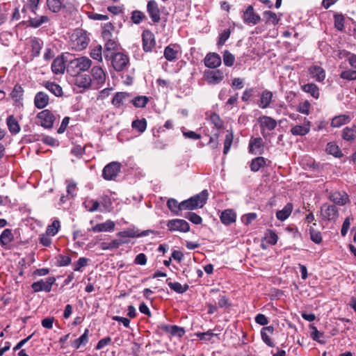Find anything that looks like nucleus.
<instances>
[{"mask_svg": "<svg viewBox=\"0 0 356 356\" xmlns=\"http://www.w3.org/2000/svg\"><path fill=\"white\" fill-rule=\"evenodd\" d=\"M91 65L92 61L88 57L76 58L70 61L67 66V72L71 76H77L87 71Z\"/></svg>", "mask_w": 356, "mask_h": 356, "instance_id": "nucleus-1", "label": "nucleus"}, {"mask_svg": "<svg viewBox=\"0 0 356 356\" xmlns=\"http://www.w3.org/2000/svg\"><path fill=\"white\" fill-rule=\"evenodd\" d=\"M209 193L207 190H203L200 193L181 202V207L184 210H194L202 208L208 199Z\"/></svg>", "mask_w": 356, "mask_h": 356, "instance_id": "nucleus-2", "label": "nucleus"}, {"mask_svg": "<svg viewBox=\"0 0 356 356\" xmlns=\"http://www.w3.org/2000/svg\"><path fill=\"white\" fill-rule=\"evenodd\" d=\"M88 42L87 33L83 29H76L70 35V46L75 50L84 49L88 46Z\"/></svg>", "mask_w": 356, "mask_h": 356, "instance_id": "nucleus-3", "label": "nucleus"}, {"mask_svg": "<svg viewBox=\"0 0 356 356\" xmlns=\"http://www.w3.org/2000/svg\"><path fill=\"white\" fill-rule=\"evenodd\" d=\"M259 123L261 127V133L264 138H266L269 133L277 127V121L271 117L264 115L259 118Z\"/></svg>", "mask_w": 356, "mask_h": 356, "instance_id": "nucleus-4", "label": "nucleus"}, {"mask_svg": "<svg viewBox=\"0 0 356 356\" xmlns=\"http://www.w3.org/2000/svg\"><path fill=\"white\" fill-rule=\"evenodd\" d=\"M120 169L121 164L119 162H111L104 168L102 177L106 180H113L118 175Z\"/></svg>", "mask_w": 356, "mask_h": 356, "instance_id": "nucleus-5", "label": "nucleus"}, {"mask_svg": "<svg viewBox=\"0 0 356 356\" xmlns=\"http://www.w3.org/2000/svg\"><path fill=\"white\" fill-rule=\"evenodd\" d=\"M167 227L170 232H188L190 230L189 224L182 219H172L167 222Z\"/></svg>", "mask_w": 356, "mask_h": 356, "instance_id": "nucleus-6", "label": "nucleus"}, {"mask_svg": "<svg viewBox=\"0 0 356 356\" xmlns=\"http://www.w3.org/2000/svg\"><path fill=\"white\" fill-rule=\"evenodd\" d=\"M56 279L54 277H49L45 280H40L33 282L31 284V288L34 292H40L44 291L45 292H50L53 284L55 282Z\"/></svg>", "mask_w": 356, "mask_h": 356, "instance_id": "nucleus-7", "label": "nucleus"}, {"mask_svg": "<svg viewBox=\"0 0 356 356\" xmlns=\"http://www.w3.org/2000/svg\"><path fill=\"white\" fill-rule=\"evenodd\" d=\"M40 124L44 129H51L56 118L53 113L48 109L43 110L37 115Z\"/></svg>", "mask_w": 356, "mask_h": 356, "instance_id": "nucleus-8", "label": "nucleus"}, {"mask_svg": "<svg viewBox=\"0 0 356 356\" xmlns=\"http://www.w3.org/2000/svg\"><path fill=\"white\" fill-rule=\"evenodd\" d=\"M129 60V57L126 54L118 52L112 56L111 63L115 70L120 72L127 67Z\"/></svg>", "mask_w": 356, "mask_h": 356, "instance_id": "nucleus-9", "label": "nucleus"}, {"mask_svg": "<svg viewBox=\"0 0 356 356\" xmlns=\"http://www.w3.org/2000/svg\"><path fill=\"white\" fill-rule=\"evenodd\" d=\"M204 78L209 84L217 85L223 80L224 74L220 70H207L204 72Z\"/></svg>", "mask_w": 356, "mask_h": 356, "instance_id": "nucleus-10", "label": "nucleus"}, {"mask_svg": "<svg viewBox=\"0 0 356 356\" xmlns=\"http://www.w3.org/2000/svg\"><path fill=\"white\" fill-rule=\"evenodd\" d=\"M244 23L248 25H256L261 21L260 15L254 12L252 5L247 7L242 16Z\"/></svg>", "mask_w": 356, "mask_h": 356, "instance_id": "nucleus-11", "label": "nucleus"}, {"mask_svg": "<svg viewBox=\"0 0 356 356\" xmlns=\"http://www.w3.org/2000/svg\"><path fill=\"white\" fill-rule=\"evenodd\" d=\"M147 12L154 23H159L161 20V10L157 2L150 0L147 4Z\"/></svg>", "mask_w": 356, "mask_h": 356, "instance_id": "nucleus-12", "label": "nucleus"}, {"mask_svg": "<svg viewBox=\"0 0 356 356\" xmlns=\"http://www.w3.org/2000/svg\"><path fill=\"white\" fill-rule=\"evenodd\" d=\"M92 82L97 88L100 87L106 81V73L99 66H94L91 70Z\"/></svg>", "mask_w": 356, "mask_h": 356, "instance_id": "nucleus-13", "label": "nucleus"}, {"mask_svg": "<svg viewBox=\"0 0 356 356\" xmlns=\"http://www.w3.org/2000/svg\"><path fill=\"white\" fill-rule=\"evenodd\" d=\"M181 54V47L177 44H170L167 46L163 52L165 58L170 61H175Z\"/></svg>", "mask_w": 356, "mask_h": 356, "instance_id": "nucleus-14", "label": "nucleus"}, {"mask_svg": "<svg viewBox=\"0 0 356 356\" xmlns=\"http://www.w3.org/2000/svg\"><path fill=\"white\" fill-rule=\"evenodd\" d=\"M321 213L323 218L327 220L335 221L339 216L338 209L334 205H323Z\"/></svg>", "mask_w": 356, "mask_h": 356, "instance_id": "nucleus-15", "label": "nucleus"}, {"mask_svg": "<svg viewBox=\"0 0 356 356\" xmlns=\"http://www.w3.org/2000/svg\"><path fill=\"white\" fill-rule=\"evenodd\" d=\"M329 198L334 203L340 206L345 205L349 201V197L348 194L343 191H337L330 193Z\"/></svg>", "mask_w": 356, "mask_h": 356, "instance_id": "nucleus-16", "label": "nucleus"}, {"mask_svg": "<svg viewBox=\"0 0 356 356\" xmlns=\"http://www.w3.org/2000/svg\"><path fill=\"white\" fill-rule=\"evenodd\" d=\"M264 146L261 138H252L249 143V152L252 154H261L264 152Z\"/></svg>", "mask_w": 356, "mask_h": 356, "instance_id": "nucleus-17", "label": "nucleus"}, {"mask_svg": "<svg viewBox=\"0 0 356 356\" xmlns=\"http://www.w3.org/2000/svg\"><path fill=\"white\" fill-rule=\"evenodd\" d=\"M308 72L316 81L322 82L325 79V72L321 66L313 65L308 68Z\"/></svg>", "mask_w": 356, "mask_h": 356, "instance_id": "nucleus-18", "label": "nucleus"}, {"mask_svg": "<svg viewBox=\"0 0 356 356\" xmlns=\"http://www.w3.org/2000/svg\"><path fill=\"white\" fill-rule=\"evenodd\" d=\"M220 56L216 53H209L204 58V65L209 68L215 69L221 65Z\"/></svg>", "mask_w": 356, "mask_h": 356, "instance_id": "nucleus-19", "label": "nucleus"}, {"mask_svg": "<svg viewBox=\"0 0 356 356\" xmlns=\"http://www.w3.org/2000/svg\"><path fill=\"white\" fill-rule=\"evenodd\" d=\"M143 46L145 51H150L155 45V40L153 34L149 31L143 33Z\"/></svg>", "mask_w": 356, "mask_h": 356, "instance_id": "nucleus-20", "label": "nucleus"}, {"mask_svg": "<svg viewBox=\"0 0 356 356\" xmlns=\"http://www.w3.org/2000/svg\"><path fill=\"white\" fill-rule=\"evenodd\" d=\"M67 66L63 56L56 58L51 64V70L56 74H63Z\"/></svg>", "mask_w": 356, "mask_h": 356, "instance_id": "nucleus-21", "label": "nucleus"}, {"mask_svg": "<svg viewBox=\"0 0 356 356\" xmlns=\"http://www.w3.org/2000/svg\"><path fill=\"white\" fill-rule=\"evenodd\" d=\"M273 97V94L272 92L268 90H263L260 95V99L258 102L259 107L261 108H266L269 107Z\"/></svg>", "mask_w": 356, "mask_h": 356, "instance_id": "nucleus-22", "label": "nucleus"}, {"mask_svg": "<svg viewBox=\"0 0 356 356\" xmlns=\"http://www.w3.org/2000/svg\"><path fill=\"white\" fill-rule=\"evenodd\" d=\"M311 128V122L309 121H306L302 125H296L291 129V133L293 136H305L307 135Z\"/></svg>", "mask_w": 356, "mask_h": 356, "instance_id": "nucleus-23", "label": "nucleus"}, {"mask_svg": "<svg viewBox=\"0 0 356 356\" xmlns=\"http://www.w3.org/2000/svg\"><path fill=\"white\" fill-rule=\"evenodd\" d=\"M49 96L44 92H38L34 98V105L38 109L44 108L49 104Z\"/></svg>", "mask_w": 356, "mask_h": 356, "instance_id": "nucleus-24", "label": "nucleus"}, {"mask_svg": "<svg viewBox=\"0 0 356 356\" xmlns=\"http://www.w3.org/2000/svg\"><path fill=\"white\" fill-rule=\"evenodd\" d=\"M115 223L111 220H108L104 222L99 223L92 227L94 232H112L114 230Z\"/></svg>", "mask_w": 356, "mask_h": 356, "instance_id": "nucleus-25", "label": "nucleus"}, {"mask_svg": "<svg viewBox=\"0 0 356 356\" xmlns=\"http://www.w3.org/2000/svg\"><path fill=\"white\" fill-rule=\"evenodd\" d=\"M14 240V235L10 229H4L0 235V245L3 248H7Z\"/></svg>", "mask_w": 356, "mask_h": 356, "instance_id": "nucleus-26", "label": "nucleus"}, {"mask_svg": "<svg viewBox=\"0 0 356 356\" xmlns=\"http://www.w3.org/2000/svg\"><path fill=\"white\" fill-rule=\"evenodd\" d=\"M75 76V85L79 88H87L92 83V79L88 75L79 74Z\"/></svg>", "mask_w": 356, "mask_h": 356, "instance_id": "nucleus-27", "label": "nucleus"}, {"mask_svg": "<svg viewBox=\"0 0 356 356\" xmlns=\"http://www.w3.org/2000/svg\"><path fill=\"white\" fill-rule=\"evenodd\" d=\"M220 218L223 224L228 225L236 221V213L232 209H226L221 213Z\"/></svg>", "mask_w": 356, "mask_h": 356, "instance_id": "nucleus-28", "label": "nucleus"}, {"mask_svg": "<svg viewBox=\"0 0 356 356\" xmlns=\"http://www.w3.org/2000/svg\"><path fill=\"white\" fill-rule=\"evenodd\" d=\"M301 89L314 98L318 99L320 95L319 88L315 83H309L304 84L301 86Z\"/></svg>", "mask_w": 356, "mask_h": 356, "instance_id": "nucleus-29", "label": "nucleus"}, {"mask_svg": "<svg viewBox=\"0 0 356 356\" xmlns=\"http://www.w3.org/2000/svg\"><path fill=\"white\" fill-rule=\"evenodd\" d=\"M44 86L52 94L56 97H61L63 95V89L60 85L51 81H46L44 83Z\"/></svg>", "mask_w": 356, "mask_h": 356, "instance_id": "nucleus-30", "label": "nucleus"}, {"mask_svg": "<svg viewBox=\"0 0 356 356\" xmlns=\"http://www.w3.org/2000/svg\"><path fill=\"white\" fill-rule=\"evenodd\" d=\"M351 118L348 115H340L332 118L331 126L332 127H339L350 122Z\"/></svg>", "mask_w": 356, "mask_h": 356, "instance_id": "nucleus-31", "label": "nucleus"}, {"mask_svg": "<svg viewBox=\"0 0 356 356\" xmlns=\"http://www.w3.org/2000/svg\"><path fill=\"white\" fill-rule=\"evenodd\" d=\"M88 333L89 330L86 329L80 337L72 341V347L74 349H79L81 346H85L88 342Z\"/></svg>", "mask_w": 356, "mask_h": 356, "instance_id": "nucleus-32", "label": "nucleus"}, {"mask_svg": "<svg viewBox=\"0 0 356 356\" xmlns=\"http://www.w3.org/2000/svg\"><path fill=\"white\" fill-rule=\"evenodd\" d=\"M342 138L347 141H353L356 139V125L351 127H345L342 131Z\"/></svg>", "mask_w": 356, "mask_h": 356, "instance_id": "nucleus-33", "label": "nucleus"}, {"mask_svg": "<svg viewBox=\"0 0 356 356\" xmlns=\"http://www.w3.org/2000/svg\"><path fill=\"white\" fill-rule=\"evenodd\" d=\"M263 17L265 19L266 24L277 25L280 20V17L277 16L275 13H273L270 10L264 11L263 13Z\"/></svg>", "mask_w": 356, "mask_h": 356, "instance_id": "nucleus-34", "label": "nucleus"}, {"mask_svg": "<svg viewBox=\"0 0 356 356\" xmlns=\"http://www.w3.org/2000/svg\"><path fill=\"white\" fill-rule=\"evenodd\" d=\"M293 210V205L291 203H288L285 207L276 213V217L281 221L285 220L291 213Z\"/></svg>", "mask_w": 356, "mask_h": 356, "instance_id": "nucleus-35", "label": "nucleus"}, {"mask_svg": "<svg viewBox=\"0 0 356 356\" xmlns=\"http://www.w3.org/2000/svg\"><path fill=\"white\" fill-rule=\"evenodd\" d=\"M123 243L120 239H114L111 242H102L99 243V248L102 250L116 249Z\"/></svg>", "mask_w": 356, "mask_h": 356, "instance_id": "nucleus-36", "label": "nucleus"}, {"mask_svg": "<svg viewBox=\"0 0 356 356\" xmlns=\"http://www.w3.org/2000/svg\"><path fill=\"white\" fill-rule=\"evenodd\" d=\"M47 6L53 13H58L64 7L63 0H47Z\"/></svg>", "mask_w": 356, "mask_h": 356, "instance_id": "nucleus-37", "label": "nucleus"}, {"mask_svg": "<svg viewBox=\"0 0 356 356\" xmlns=\"http://www.w3.org/2000/svg\"><path fill=\"white\" fill-rule=\"evenodd\" d=\"M43 42L38 38H33L31 40V56L37 57L40 53V50L42 47Z\"/></svg>", "mask_w": 356, "mask_h": 356, "instance_id": "nucleus-38", "label": "nucleus"}, {"mask_svg": "<svg viewBox=\"0 0 356 356\" xmlns=\"http://www.w3.org/2000/svg\"><path fill=\"white\" fill-rule=\"evenodd\" d=\"M266 160L265 158L259 156L252 160L250 163V170L252 172H257L259 169L266 165Z\"/></svg>", "mask_w": 356, "mask_h": 356, "instance_id": "nucleus-39", "label": "nucleus"}, {"mask_svg": "<svg viewBox=\"0 0 356 356\" xmlns=\"http://www.w3.org/2000/svg\"><path fill=\"white\" fill-rule=\"evenodd\" d=\"M7 125L8 127L9 131L12 134H16L20 131L19 123L13 115H10L7 118Z\"/></svg>", "mask_w": 356, "mask_h": 356, "instance_id": "nucleus-40", "label": "nucleus"}, {"mask_svg": "<svg viewBox=\"0 0 356 356\" xmlns=\"http://www.w3.org/2000/svg\"><path fill=\"white\" fill-rule=\"evenodd\" d=\"M168 209L175 214L179 215V211L184 209L181 207V202L179 203L175 199L170 198L167 202Z\"/></svg>", "mask_w": 356, "mask_h": 356, "instance_id": "nucleus-41", "label": "nucleus"}, {"mask_svg": "<svg viewBox=\"0 0 356 356\" xmlns=\"http://www.w3.org/2000/svg\"><path fill=\"white\" fill-rule=\"evenodd\" d=\"M129 97V95L126 92H118L113 97L112 99V104L115 107H120L124 104L126 98Z\"/></svg>", "mask_w": 356, "mask_h": 356, "instance_id": "nucleus-42", "label": "nucleus"}, {"mask_svg": "<svg viewBox=\"0 0 356 356\" xmlns=\"http://www.w3.org/2000/svg\"><path fill=\"white\" fill-rule=\"evenodd\" d=\"M170 279H168L166 280L167 283H168V286L173 291H176L177 293H184L185 291H187V289H188V286L187 284H185L184 286H182L180 283L179 282H170L169 281Z\"/></svg>", "mask_w": 356, "mask_h": 356, "instance_id": "nucleus-43", "label": "nucleus"}, {"mask_svg": "<svg viewBox=\"0 0 356 356\" xmlns=\"http://www.w3.org/2000/svg\"><path fill=\"white\" fill-rule=\"evenodd\" d=\"M115 30V26L111 22H107L102 26V37L104 39H108L113 37V33Z\"/></svg>", "mask_w": 356, "mask_h": 356, "instance_id": "nucleus-44", "label": "nucleus"}, {"mask_svg": "<svg viewBox=\"0 0 356 356\" xmlns=\"http://www.w3.org/2000/svg\"><path fill=\"white\" fill-rule=\"evenodd\" d=\"M234 135L232 130H227V134L225 136V140L224 142V149H223V154L225 155L227 154L232 146V142H233Z\"/></svg>", "mask_w": 356, "mask_h": 356, "instance_id": "nucleus-45", "label": "nucleus"}, {"mask_svg": "<svg viewBox=\"0 0 356 356\" xmlns=\"http://www.w3.org/2000/svg\"><path fill=\"white\" fill-rule=\"evenodd\" d=\"M131 127L139 133H143L147 129V121L145 118L134 120Z\"/></svg>", "mask_w": 356, "mask_h": 356, "instance_id": "nucleus-46", "label": "nucleus"}, {"mask_svg": "<svg viewBox=\"0 0 356 356\" xmlns=\"http://www.w3.org/2000/svg\"><path fill=\"white\" fill-rule=\"evenodd\" d=\"M49 21L48 17L42 15L40 17L30 18L29 20V26L38 28L44 23H47Z\"/></svg>", "mask_w": 356, "mask_h": 356, "instance_id": "nucleus-47", "label": "nucleus"}, {"mask_svg": "<svg viewBox=\"0 0 356 356\" xmlns=\"http://www.w3.org/2000/svg\"><path fill=\"white\" fill-rule=\"evenodd\" d=\"M24 90L20 85H15L12 90L10 95L11 97L15 101L18 102L22 99Z\"/></svg>", "mask_w": 356, "mask_h": 356, "instance_id": "nucleus-48", "label": "nucleus"}, {"mask_svg": "<svg viewBox=\"0 0 356 356\" xmlns=\"http://www.w3.org/2000/svg\"><path fill=\"white\" fill-rule=\"evenodd\" d=\"M326 151L328 154H332L335 157H340L342 156L341 152L339 147L333 143H327Z\"/></svg>", "mask_w": 356, "mask_h": 356, "instance_id": "nucleus-49", "label": "nucleus"}, {"mask_svg": "<svg viewBox=\"0 0 356 356\" xmlns=\"http://www.w3.org/2000/svg\"><path fill=\"white\" fill-rule=\"evenodd\" d=\"M311 104L308 100L300 102L297 106V111L304 115H308L310 113Z\"/></svg>", "mask_w": 356, "mask_h": 356, "instance_id": "nucleus-50", "label": "nucleus"}, {"mask_svg": "<svg viewBox=\"0 0 356 356\" xmlns=\"http://www.w3.org/2000/svg\"><path fill=\"white\" fill-rule=\"evenodd\" d=\"M60 222L58 220H55L53 222L49 225L46 229L47 235L55 236L60 229Z\"/></svg>", "mask_w": 356, "mask_h": 356, "instance_id": "nucleus-51", "label": "nucleus"}, {"mask_svg": "<svg viewBox=\"0 0 356 356\" xmlns=\"http://www.w3.org/2000/svg\"><path fill=\"white\" fill-rule=\"evenodd\" d=\"M105 40V44H104V56L106 58L108 57V55L106 54V51L114 50L117 47V42L115 41V38H108V39H104Z\"/></svg>", "mask_w": 356, "mask_h": 356, "instance_id": "nucleus-52", "label": "nucleus"}, {"mask_svg": "<svg viewBox=\"0 0 356 356\" xmlns=\"http://www.w3.org/2000/svg\"><path fill=\"white\" fill-rule=\"evenodd\" d=\"M149 99L146 96H138L131 100L134 106L136 108H143L146 106Z\"/></svg>", "mask_w": 356, "mask_h": 356, "instance_id": "nucleus-53", "label": "nucleus"}, {"mask_svg": "<svg viewBox=\"0 0 356 356\" xmlns=\"http://www.w3.org/2000/svg\"><path fill=\"white\" fill-rule=\"evenodd\" d=\"M334 27L338 31H343L344 29L345 18L342 14H335L334 15Z\"/></svg>", "mask_w": 356, "mask_h": 356, "instance_id": "nucleus-54", "label": "nucleus"}, {"mask_svg": "<svg viewBox=\"0 0 356 356\" xmlns=\"http://www.w3.org/2000/svg\"><path fill=\"white\" fill-rule=\"evenodd\" d=\"M165 330L169 332L173 336L182 337L185 331L183 327L177 326V325H171L170 327H166Z\"/></svg>", "mask_w": 356, "mask_h": 356, "instance_id": "nucleus-55", "label": "nucleus"}, {"mask_svg": "<svg viewBox=\"0 0 356 356\" xmlns=\"http://www.w3.org/2000/svg\"><path fill=\"white\" fill-rule=\"evenodd\" d=\"M90 56L99 62L102 60V47L101 45H97L93 49H92L90 54Z\"/></svg>", "mask_w": 356, "mask_h": 356, "instance_id": "nucleus-56", "label": "nucleus"}, {"mask_svg": "<svg viewBox=\"0 0 356 356\" xmlns=\"http://www.w3.org/2000/svg\"><path fill=\"white\" fill-rule=\"evenodd\" d=\"M309 234L311 240L316 244H319L322 241V236L320 232L314 229L312 226L309 228Z\"/></svg>", "mask_w": 356, "mask_h": 356, "instance_id": "nucleus-57", "label": "nucleus"}, {"mask_svg": "<svg viewBox=\"0 0 356 356\" xmlns=\"http://www.w3.org/2000/svg\"><path fill=\"white\" fill-rule=\"evenodd\" d=\"M210 121L214 127L218 129H222L224 126L223 121L220 119V116L216 113H212L210 115Z\"/></svg>", "mask_w": 356, "mask_h": 356, "instance_id": "nucleus-58", "label": "nucleus"}, {"mask_svg": "<svg viewBox=\"0 0 356 356\" xmlns=\"http://www.w3.org/2000/svg\"><path fill=\"white\" fill-rule=\"evenodd\" d=\"M235 61L234 56L228 51H225L223 53V63L227 67H231L234 65Z\"/></svg>", "mask_w": 356, "mask_h": 356, "instance_id": "nucleus-59", "label": "nucleus"}, {"mask_svg": "<svg viewBox=\"0 0 356 356\" xmlns=\"http://www.w3.org/2000/svg\"><path fill=\"white\" fill-rule=\"evenodd\" d=\"M145 17V14L141 11L134 10L131 13V21L136 24H140Z\"/></svg>", "mask_w": 356, "mask_h": 356, "instance_id": "nucleus-60", "label": "nucleus"}, {"mask_svg": "<svg viewBox=\"0 0 356 356\" xmlns=\"http://www.w3.org/2000/svg\"><path fill=\"white\" fill-rule=\"evenodd\" d=\"M185 218L195 225H200L202 222V218L195 213L188 212Z\"/></svg>", "mask_w": 356, "mask_h": 356, "instance_id": "nucleus-61", "label": "nucleus"}, {"mask_svg": "<svg viewBox=\"0 0 356 356\" xmlns=\"http://www.w3.org/2000/svg\"><path fill=\"white\" fill-rule=\"evenodd\" d=\"M84 204H85V207L90 212H93V211H97L99 207V204L98 201H97V200L86 201L84 203Z\"/></svg>", "mask_w": 356, "mask_h": 356, "instance_id": "nucleus-62", "label": "nucleus"}, {"mask_svg": "<svg viewBox=\"0 0 356 356\" xmlns=\"http://www.w3.org/2000/svg\"><path fill=\"white\" fill-rule=\"evenodd\" d=\"M257 216L255 213H249L242 216L241 220L245 225L251 224L256 218Z\"/></svg>", "mask_w": 356, "mask_h": 356, "instance_id": "nucleus-63", "label": "nucleus"}, {"mask_svg": "<svg viewBox=\"0 0 356 356\" xmlns=\"http://www.w3.org/2000/svg\"><path fill=\"white\" fill-rule=\"evenodd\" d=\"M341 79L347 80H355L356 79V71L355 70H346L341 72L340 75Z\"/></svg>", "mask_w": 356, "mask_h": 356, "instance_id": "nucleus-64", "label": "nucleus"}]
</instances>
